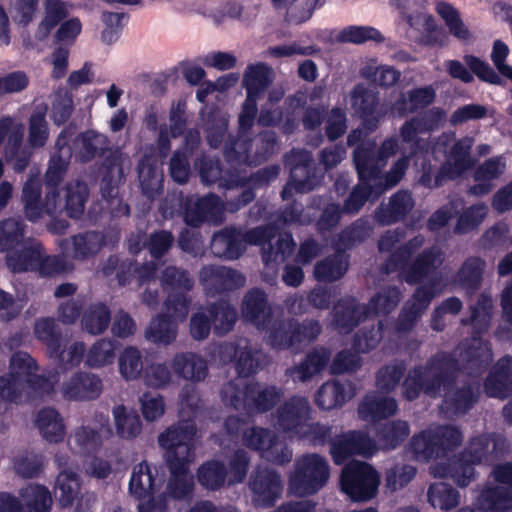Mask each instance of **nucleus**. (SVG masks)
<instances>
[{
    "label": "nucleus",
    "instance_id": "1",
    "mask_svg": "<svg viewBox=\"0 0 512 512\" xmlns=\"http://www.w3.org/2000/svg\"><path fill=\"white\" fill-rule=\"evenodd\" d=\"M460 371V361L454 353L439 351L424 365H415L409 370L402 383L403 397L408 401H414L424 393L436 398L443 390V412L450 416H464L478 403L481 391L480 384L472 380L456 386Z\"/></svg>",
    "mask_w": 512,
    "mask_h": 512
},
{
    "label": "nucleus",
    "instance_id": "2",
    "mask_svg": "<svg viewBox=\"0 0 512 512\" xmlns=\"http://www.w3.org/2000/svg\"><path fill=\"white\" fill-rule=\"evenodd\" d=\"M194 424H180L167 428L158 437L161 448L166 450V464L169 478L166 495L176 501H190L195 490L194 476L190 463L194 458Z\"/></svg>",
    "mask_w": 512,
    "mask_h": 512
},
{
    "label": "nucleus",
    "instance_id": "3",
    "mask_svg": "<svg viewBox=\"0 0 512 512\" xmlns=\"http://www.w3.org/2000/svg\"><path fill=\"white\" fill-rule=\"evenodd\" d=\"M277 134L271 130L260 132L254 140L249 135H228L223 156L228 165L257 166L266 162L278 150Z\"/></svg>",
    "mask_w": 512,
    "mask_h": 512
},
{
    "label": "nucleus",
    "instance_id": "4",
    "mask_svg": "<svg viewBox=\"0 0 512 512\" xmlns=\"http://www.w3.org/2000/svg\"><path fill=\"white\" fill-rule=\"evenodd\" d=\"M463 434L454 425H439L434 429L422 430L414 434L408 444L413 458L420 462L446 457L461 445Z\"/></svg>",
    "mask_w": 512,
    "mask_h": 512
},
{
    "label": "nucleus",
    "instance_id": "5",
    "mask_svg": "<svg viewBox=\"0 0 512 512\" xmlns=\"http://www.w3.org/2000/svg\"><path fill=\"white\" fill-rule=\"evenodd\" d=\"M322 327L316 319L276 318L271 320L266 331L267 343L277 350L298 349L304 343L317 339Z\"/></svg>",
    "mask_w": 512,
    "mask_h": 512
},
{
    "label": "nucleus",
    "instance_id": "6",
    "mask_svg": "<svg viewBox=\"0 0 512 512\" xmlns=\"http://www.w3.org/2000/svg\"><path fill=\"white\" fill-rule=\"evenodd\" d=\"M330 467L317 453L305 454L295 461L294 471L288 478V492L298 497L318 493L328 482Z\"/></svg>",
    "mask_w": 512,
    "mask_h": 512
},
{
    "label": "nucleus",
    "instance_id": "7",
    "mask_svg": "<svg viewBox=\"0 0 512 512\" xmlns=\"http://www.w3.org/2000/svg\"><path fill=\"white\" fill-rule=\"evenodd\" d=\"M224 397L229 399L230 405L235 410H243L247 413H265L274 408L281 398V391L275 386H266L260 389L258 382L246 383L240 387L229 383L223 390Z\"/></svg>",
    "mask_w": 512,
    "mask_h": 512
},
{
    "label": "nucleus",
    "instance_id": "8",
    "mask_svg": "<svg viewBox=\"0 0 512 512\" xmlns=\"http://www.w3.org/2000/svg\"><path fill=\"white\" fill-rule=\"evenodd\" d=\"M380 475L369 463L352 461L344 466L340 475V488L354 502H366L378 492Z\"/></svg>",
    "mask_w": 512,
    "mask_h": 512
},
{
    "label": "nucleus",
    "instance_id": "9",
    "mask_svg": "<svg viewBox=\"0 0 512 512\" xmlns=\"http://www.w3.org/2000/svg\"><path fill=\"white\" fill-rule=\"evenodd\" d=\"M73 129L67 126L57 136L55 146L66 148L71 153V159L80 164H87L95 158L105 155L109 149L108 137L95 130L88 129L80 132L74 138Z\"/></svg>",
    "mask_w": 512,
    "mask_h": 512
},
{
    "label": "nucleus",
    "instance_id": "10",
    "mask_svg": "<svg viewBox=\"0 0 512 512\" xmlns=\"http://www.w3.org/2000/svg\"><path fill=\"white\" fill-rule=\"evenodd\" d=\"M377 451L375 441L362 430H349L338 435L332 442L330 454L336 465L345 463L350 457H371Z\"/></svg>",
    "mask_w": 512,
    "mask_h": 512
},
{
    "label": "nucleus",
    "instance_id": "11",
    "mask_svg": "<svg viewBox=\"0 0 512 512\" xmlns=\"http://www.w3.org/2000/svg\"><path fill=\"white\" fill-rule=\"evenodd\" d=\"M249 488L256 507H274L283 493L281 475L268 467H258L251 474Z\"/></svg>",
    "mask_w": 512,
    "mask_h": 512
},
{
    "label": "nucleus",
    "instance_id": "12",
    "mask_svg": "<svg viewBox=\"0 0 512 512\" xmlns=\"http://www.w3.org/2000/svg\"><path fill=\"white\" fill-rule=\"evenodd\" d=\"M464 63L458 60H449L446 62L448 74L463 83H471L474 80L473 74L482 82L493 85H502L503 80L499 74L481 58L475 55H464Z\"/></svg>",
    "mask_w": 512,
    "mask_h": 512
},
{
    "label": "nucleus",
    "instance_id": "13",
    "mask_svg": "<svg viewBox=\"0 0 512 512\" xmlns=\"http://www.w3.org/2000/svg\"><path fill=\"white\" fill-rule=\"evenodd\" d=\"M199 280L208 295L216 296L240 288L246 279L235 269L204 265L199 272Z\"/></svg>",
    "mask_w": 512,
    "mask_h": 512
},
{
    "label": "nucleus",
    "instance_id": "14",
    "mask_svg": "<svg viewBox=\"0 0 512 512\" xmlns=\"http://www.w3.org/2000/svg\"><path fill=\"white\" fill-rule=\"evenodd\" d=\"M351 106L361 119L362 126L368 132H374L383 116L380 111L378 92L364 84H356L350 93Z\"/></svg>",
    "mask_w": 512,
    "mask_h": 512
},
{
    "label": "nucleus",
    "instance_id": "15",
    "mask_svg": "<svg viewBox=\"0 0 512 512\" xmlns=\"http://www.w3.org/2000/svg\"><path fill=\"white\" fill-rule=\"evenodd\" d=\"M311 406L305 397L292 396L277 409V426L298 437L310 418Z\"/></svg>",
    "mask_w": 512,
    "mask_h": 512
},
{
    "label": "nucleus",
    "instance_id": "16",
    "mask_svg": "<svg viewBox=\"0 0 512 512\" xmlns=\"http://www.w3.org/2000/svg\"><path fill=\"white\" fill-rule=\"evenodd\" d=\"M241 314L244 322L264 331L270 324L273 313L268 302V295L261 288H251L243 296Z\"/></svg>",
    "mask_w": 512,
    "mask_h": 512
},
{
    "label": "nucleus",
    "instance_id": "17",
    "mask_svg": "<svg viewBox=\"0 0 512 512\" xmlns=\"http://www.w3.org/2000/svg\"><path fill=\"white\" fill-rule=\"evenodd\" d=\"M184 220L191 227H199L204 222L220 220L223 213V203L219 196L208 194L195 202L187 198L183 204Z\"/></svg>",
    "mask_w": 512,
    "mask_h": 512
},
{
    "label": "nucleus",
    "instance_id": "18",
    "mask_svg": "<svg viewBox=\"0 0 512 512\" xmlns=\"http://www.w3.org/2000/svg\"><path fill=\"white\" fill-rule=\"evenodd\" d=\"M369 314L366 306L352 296L340 298L333 306V325L340 332L348 334L352 332Z\"/></svg>",
    "mask_w": 512,
    "mask_h": 512
},
{
    "label": "nucleus",
    "instance_id": "19",
    "mask_svg": "<svg viewBox=\"0 0 512 512\" xmlns=\"http://www.w3.org/2000/svg\"><path fill=\"white\" fill-rule=\"evenodd\" d=\"M210 250L215 257L236 260L246 250L242 231L234 226L224 227L212 236Z\"/></svg>",
    "mask_w": 512,
    "mask_h": 512
},
{
    "label": "nucleus",
    "instance_id": "20",
    "mask_svg": "<svg viewBox=\"0 0 512 512\" xmlns=\"http://www.w3.org/2000/svg\"><path fill=\"white\" fill-rule=\"evenodd\" d=\"M443 262V254L436 247L423 249L405 269L403 280L409 285H416L428 279Z\"/></svg>",
    "mask_w": 512,
    "mask_h": 512
},
{
    "label": "nucleus",
    "instance_id": "21",
    "mask_svg": "<svg viewBox=\"0 0 512 512\" xmlns=\"http://www.w3.org/2000/svg\"><path fill=\"white\" fill-rule=\"evenodd\" d=\"M487 396L506 399L512 394V356L501 357L484 381Z\"/></svg>",
    "mask_w": 512,
    "mask_h": 512
},
{
    "label": "nucleus",
    "instance_id": "22",
    "mask_svg": "<svg viewBox=\"0 0 512 512\" xmlns=\"http://www.w3.org/2000/svg\"><path fill=\"white\" fill-rule=\"evenodd\" d=\"M415 205L412 195L407 190L394 193L387 204L381 203L375 211L377 222L383 226L403 221Z\"/></svg>",
    "mask_w": 512,
    "mask_h": 512
},
{
    "label": "nucleus",
    "instance_id": "23",
    "mask_svg": "<svg viewBox=\"0 0 512 512\" xmlns=\"http://www.w3.org/2000/svg\"><path fill=\"white\" fill-rule=\"evenodd\" d=\"M471 460L459 453L447 463H437L430 468L435 477L450 478L459 487H467L475 478V466Z\"/></svg>",
    "mask_w": 512,
    "mask_h": 512
},
{
    "label": "nucleus",
    "instance_id": "24",
    "mask_svg": "<svg viewBox=\"0 0 512 512\" xmlns=\"http://www.w3.org/2000/svg\"><path fill=\"white\" fill-rule=\"evenodd\" d=\"M63 396L68 400H93L99 397L102 391V380L87 372L75 373L63 385Z\"/></svg>",
    "mask_w": 512,
    "mask_h": 512
},
{
    "label": "nucleus",
    "instance_id": "25",
    "mask_svg": "<svg viewBox=\"0 0 512 512\" xmlns=\"http://www.w3.org/2000/svg\"><path fill=\"white\" fill-rule=\"evenodd\" d=\"M504 439L491 438L487 434H481L470 439L468 445L460 453L474 464L491 463L502 453Z\"/></svg>",
    "mask_w": 512,
    "mask_h": 512
},
{
    "label": "nucleus",
    "instance_id": "26",
    "mask_svg": "<svg viewBox=\"0 0 512 512\" xmlns=\"http://www.w3.org/2000/svg\"><path fill=\"white\" fill-rule=\"evenodd\" d=\"M436 98V93L431 85L417 87L403 92L393 102L391 109L400 117L415 113L430 106Z\"/></svg>",
    "mask_w": 512,
    "mask_h": 512
},
{
    "label": "nucleus",
    "instance_id": "27",
    "mask_svg": "<svg viewBox=\"0 0 512 512\" xmlns=\"http://www.w3.org/2000/svg\"><path fill=\"white\" fill-rule=\"evenodd\" d=\"M157 475V469L147 461L135 465L129 481L130 495L139 501L153 495L162 484L161 480L157 481Z\"/></svg>",
    "mask_w": 512,
    "mask_h": 512
},
{
    "label": "nucleus",
    "instance_id": "28",
    "mask_svg": "<svg viewBox=\"0 0 512 512\" xmlns=\"http://www.w3.org/2000/svg\"><path fill=\"white\" fill-rule=\"evenodd\" d=\"M195 168L199 172L201 181L206 185L217 184L219 187H229L235 182H232V174H237V170L242 166L233 167L225 170L222 163L218 158H212L205 155L198 157L194 162Z\"/></svg>",
    "mask_w": 512,
    "mask_h": 512
},
{
    "label": "nucleus",
    "instance_id": "29",
    "mask_svg": "<svg viewBox=\"0 0 512 512\" xmlns=\"http://www.w3.org/2000/svg\"><path fill=\"white\" fill-rule=\"evenodd\" d=\"M171 366L177 377L195 383L205 380L208 375L206 360L193 352L177 353Z\"/></svg>",
    "mask_w": 512,
    "mask_h": 512
},
{
    "label": "nucleus",
    "instance_id": "30",
    "mask_svg": "<svg viewBox=\"0 0 512 512\" xmlns=\"http://www.w3.org/2000/svg\"><path fill=\"white\" fill-rule=\"evenodd\" d=\"M141 192L149 200L157 199L163 193V173L158 170L157 162L143 157L137 166Z\"/></svg>",
    "mask_w": 512,
    "mask_h": 512
},
{
    "label": "nucleus",
    "instance_id": "31",
    "mask_svg": "<svg viewBox=\"0 0 512 512\" xmlns=\"http://www.w3.org/2000/svg\"><path fill=\"white\" fill-rule=\"evenodd\" d=\"M475 505L480 512H512V491L504 486H485Z\"/></svg>",
    "mask_w": 512,
    "mask_h": 512
},
{
    "label": "nucleus",
    "instance_id": "32",
    "mask_svg": "<svg viewBox=\"0 0 512 512\" xmlns=\"http://www.w3.org/2000/svg\"><path fill=\"white\" fill-rule=\"evenodd\" d=\"M35 336L47 348V354L52 359H64L65 350L62 349V332L54 318H42L36 321Z\"/></svg>",
    "mask_w": 512,
    "mask_h": 512
},
{
    "label": "nucleus",
    "instance_id": "33",
    "mask_svg": "<svg viewBox=\"0 0 512 512\" xmlns=\"http://www.w3.org/2000/svg\"><path fill=\"white\" fill-rule=\"evenodd\" d=\"M331 353L325 347H315L309 351L304 359L290 369V375L301 382L310 380L319 374L330 361Z\"/></svg>",
    "mask_w": 512,
    "mask_h": 512
},
{
    "label": "nucleus",
    "instance_id": "34",
    "mask_svg": "<svg viewBox=\"0 0 512 512\" xmlns=\"http://www.w3.org/2000/svg\"><path fill=\"white\" fill-rule=\"evenodd\" d=\"M44 247L40 242L24 245L6 256V264L14 273L36 272Z\"/></svg>",
    "mask_w": 512,
    "mask_h": 512
},
{
    "label": "nucleus",
    "instance_id": "35",
    "mask_svg": "<svg viewBox=\"0 0 512 512\" xmlns=\"http://www.w3.org/2000/svg\"><path fill=\"white\" fill-rule=\"evenodd\" d=\"M227 477L226 465L217 459L204 461L196 470L198 484L207 491H219L225 486Z\"/></svg>",
    "mask_w": 512,
    "mask_h": 512
},
{
    "label": "nucleus",
    "instance_id": "36",
    "mask_svg": "<svg viewBox=\"0 0 512 512\" xmlns=\"http://www.w3.org/2000/svg\"><path fill=\"white\" fill-rule=\"evenodd\" d=\"M23 132L20 129L13 130L8 136L4 147V157L16 173H21L29 166L32 151L30 146H22Z\"/></svg>",
    "mask_w": 512,
    "mask_h": 512
},
{
    "label": "nucleus",
    "instance_id": "37",
    "mask_svg": "<svg viewBox=\"0 0 512 512\" xmlns=\"http://www.w3.org/2000/svg\"><path fill=\"white\" fill-rule=\"evenodd\" d=\"M460 359L464 363L465 369L481 373L488 368L493 360L491 344L488 341L475 340L460 353Z\"/></svg>",
    "mask_w": 512,
    "mask_h": 512
},
{
    "label": "nucleus",
    "instance_id": "38",
    "mask_svg": "<svg viewBox=\"0 0 512 512\" xmlns=\"http://www.w3.org/2000/svg\"><path fill=\"white\" fill-rule=\"evenodd\" d=\"M213 330L217 336H224L234 329L238 319L236 308L228 301L219 299L207 305Z\"/></svg>",
    "mask_w": 512,
    "mask_h": 512
},
{
    "label": "nucleus",
    "instance_id": "39",
    "mask_svg": "<svg viewBox=\"0 0 512 512\" xmlns=\"http://www.w3.org/2000/svg\"><path fill=\"white\" fill-rule=\"evenodd\" d=\"M35 423L42 437L49 443L63 441L66 433L65 425L61 415L55 408H42L37 413Z\"/></svg>",
    "mask_w": 512,
    "mask_h": 512
},
{
    "label": "nucleus",
    "instance_id": "40",
    "mask_svg": "<svg viewBox=\"0 0 512 512\" xmlns=\"http://www.w3.org/2000/svg\"><path fill=\"white\" fill-rule=\"evenodd\" d=\"M353 162L360 182L376 181L381 174L375 149L372 146L360 144L353 152Z\"/></svg>",
    "mask_w": 512,
    "mask_h": 512
},
{
    "label": "nucleus",
    "instance_id": "41",
    "mask_svg": "<svg viewBox=\"0 0 512 512\" xmlns=\"http://www.w3.org/2000/svg\"><path fill=\"white\" fill-rule=\"evenodd\" d=\"M348 270L344 253L336 250L332 255L318 261L314 266V277L318 282L332 283L341 279Z\"/></svg>",
    "mask_w": 512,
    "mask_h": 512
},
{
    "label": "nucleus",
    "instance_id": "42",
    "mask_svg": "<svg viewBox=\"0 0 512 512\" xmlns=\"http://www.w3.org/2000/svg\"><path fill=\"white\" fill-rule=\"evenodd\" d=\"M397 411L398 404L393 397H365L358 407L360 418L371 421L387 419Z\"/></svg>",
    "mask_w": 512,
    "mask_h": 512
},
{
    "label": "nucleus",
    "instance_id": "43",
    "mask_svg": "<svg viewBox=\"0 0 512 512\" xmlns=\"http://www.w3.org/2000/svg\"><path fill=\"white\" fill-rule=\"evenodd\" d=\"M220 353L227 354L231 360H235V369L240 377H249L258 370L259 361L248 346L240 347L234 343H225L220 346Z\"/></svg>",
    "mask_w": 512,
    "mask_h": 512
},
{
    "label": "nucleus",
    "instance_id": "44",
    "mask_svg": "<svg viewBox=\"0 0 512 512\" xmlns=\"http://www.w3.org/2000/svg\"><path fill=\"white\" fill-rule=\"evenodd\" d=\"M423 243V237L418 235L397 247L386 259L384 270L387 273L399 271L401 277L404 278L405 269L410 265L411 257L420 249Z\"/></svg>",
    "mask_w": 512,
    "mask_h": 512
},
{
    "label": "nucleus",
    "instance_id": "45",
    "mask_svg": "<svg viewBox=\"0 0 512 512\" xmlns=\"http://www.w3.org/2000/svg\"><path fill=\"white\" fill-rule=\"evenodd\" d=\"M350 398L345 384L337 380L324 382L315 394V404L318 408L329 411L341 407Z\"/></svg>",
    "mask_w": 512,
    "mask_h": 512
},
{
    "label": "nucleus",
    "instance_id": "46",
    "mask_svg": "<svg viewBox=\"0 0 512 512\" xmlns=\"http://www.w3.org/2000/svg\"><path fill=\"white\" fill-rule=\"evenodd\" d=\"M271 68L265 63L259 62L248 65L243 75V86L247 95L260 97L271 83Z\"/></svg>",
    "mask_w": 512,
    "mask_h": 512
},
{
    "label": "nucleus",
    "instance_id": "47",
    "mask_svg": "<svg viewBox=\"0 0 512 512\" xmlns=\"http://www.w3.org/2000/svg\"><path fill=\"white\" fill-rule=\"evenodd\" d=\"M485 267L486 263L482 258L468 257L456 274L460 286L470 293L476 292L481 285Z\"/></svg>",
    "mask_w": 512,
    "mask_h": 512
},
{
    "label": "nucleus",
    "instance_id": "48",
    "mask_svg": "<svg viewBox=\"0 0 512 512\" xmlns=\"http://www.w3.org/2000/svg\"><path fill=\"white\" fill-rule=\"evenodd\" d=\"M435 10L443 19L449 33L456 39L468 42L472 38V34L468 27L464 24L460 12L450 3L440 1L436 4Z\"/></svg>",
    "mask_w": 512,
    "mask_h": 512
},
{
    "label": "nucleus",
    "instance_id": "49",
    "mask_svg": "<svg viewBox=\"0 0 512 512\" xmlns=\"http://www.w3.org/2000/svg\"><path fill=\"white\" fill-rule=\"evenodd\" d=\"M111 322V311L102 302L91 304L81 318L82 328L91 335L102 334Z\"/></svg>",
    "mask_w": 512,
    "mask_h": 512
},
{
    "label": "nucleus",
    "instance_id": "50",
    "mask_svg": "<svg viewBox=\"0 0 512 512\" xmlns=\"http://www.w3.org/2000/svg\"><path fill=\"white\" fill-rule=\"evenodd\" d=\"M410 427L406 421H389L377 429L376 438L383 449L392 450L400 446L409 436Z\"/></svg>",
    "mask_w": 512,
    "mask_h": 512
},
{
    "label": "nucleus",
    "instance_id": "51",
    "mask_svg": "<svg viewBox=\"0 0 512 512\" xmlns=\"http://www.w3.org/2000/svg\"><path fill=\"white\" fill-rule=\"evenodd\" d=\"M116 432L124 439H134L142 431V421L136 410H127L124 405L114 407Z\"/></svg>",
    "mask_w": 512,
    "mask_h": 512
},
{
    "label": "nucleus",
    "instance_id": "52",
    "mask_svg": "<svg viewBox=\"0 0 512 512\" xmlns=\"http://www.w3.org/2000/svg\"><path fill=\"white\" fill-rule=\"evenodd\" d=\"M493 301L486 293H481L477 302L471 307V315L468 319L462 320L464 325H471L476 333L482 334L488 330L492 319Z\"/></svg>",
    "mask_w": 512,
    "mask_h": 512
},
{
    "label": "nucleus",
    "instance_id": "53",
    "mask_svg": "<svg viewBox=\"0 0 512 512\" xmlns=\"http://www.w3.org/2000/svg\"><path fill=\"white\" fill-rule=\"evenodd\" d=\"M71 162V153L66 148L55 146L44 176L46 188H57L62 182Z\"/></svg>",
    "mask_w": 512,
    "mask_h": 512
},
{
    "label": "nucleus",
    "instance_id": "54",
    "mask_svg": "<svg viewBox=\"0 0 512 512\" xmlns=\"http://www.w3.org/2000/svg\"><path fill=\"white\" fill-rule=\"evenodd\" d=\"M177 335V323L166 314H159L154 318L148 330L146 338L153 343L168 345Z\"/></svg>",
    "mask_w": 512,
    "mask_h": 512
},
{
    "label": "nucleus",
    "instance_id": "55",
    "mask_svg": "<svg viewBox=\"0 0 512 512\" xmlns=\"http://www.w3.org/2000/svg\"><path fill=\"white\" fill-rule=\"evenodd\" d=\"M279 173V165L273 164L258 169L248 177H241L239 175V170H237V174H232L230 180L235 182L239 187L250 186L254 191H256L257 189L268 187L278 178Z\"/></svg>",
    "mask_w": 512,
    "mask_h": 512
},
{
    "label": "nucleus",
    "instance_id": "56",
    "mask_svg": "<svg viewBox=\"0 0 512 512\" xmlns=\"http://www.w3.org/2000/svg\"><path fill=\"white\" fill-rule=\"evenodd\" d=\"M427 498L434 508L451 510L459 504L460 494L450 484L438 482L429 486Z\"/></svg>",
    "mask_w": 512,
    "mask_h": 512
},
{
    "label": "nucleus",
    "instance_id": "57",
    "mask_svg": "<svg viewBox=\"0 0 512 512\" xmlns=\"http://www.w3.org/2000/svg\"><path fill=\"white\" fill-rule=\"evenodd\" d=\"M296 243L290 232L281 233L276 239L275 244L269 243L262 252V261L268 266L270 263L284 262L295 251Z\"/></svg>",
    "mask_w": 512,
    "mask_h": 512
},
{
    "label": "nucleus",
    "instance_id": "58",
    "mask_svg": "<svg viewBox=\"0 0 512 512\" xmlns=\"http://www.w3.org/2000/svg\"><path fill=\"white\" fill-rule=\"evenodd\" d=\"M88 187L84 182L77 181L75 184L67 185L65 189L64 209L68 217L79 219L85 209L88 199Z\"/></svg>",
    "mask_w": 512,
    "mask_h": 512
},
{
    "label": "nucleus",
    "instance_id": "59",
    "mask_svg": "<svg viewBox=\"0 0 512 512\" xmlns=\"http://www.w3.org/2000/svg\"><path fill=\"white\" fill-rule=\"evenodd\" d=\"M21 496L25 502V512H50L52 496L44 485H29L22 491Z\"/></svg>",
    "mask_w": 512,
    "mask_h": 512
},
{
    "label": "nucleus",
    "instance_id": "60",
    "mask_svg": "<svg viewBox=\"0 0 512 512\" xmlns=\"http://www.w3.org/2000/svg\"><path fill=\"white\" fill-rule=\"evenodd\" d=\"M73 257L84 260L96 254L103 245V236L95 231L79 233L71 238Z\"/></svg>",
    "mask_w": 512,
    "mask_h": 512
},
{
    "label": "nucleus",
    "instance_id": "61",
    "mask_svg": "<svg viewBox=\"0 0 512 512\" xmlns=\"http://www.w3.org/2000/svg\"><path fill=\"white\" fill-rule=\"evenodd\" d=\"M117 342L112 339L102 338L96 341L88 350L86 365L91 368H99L113 363Z\"/></svg>",
    "mask_w": 512,
    "mask_h": 512
},
{
    "label": "nucleus",
    "instance_id": "62",
    "mask_svg": "<svg viewBox=\"0 0 512 512\" xmlns=\"http://www.w3.org/2000/svg\"><path fill=\"white\" fill-rule=\"evenodd\" d=\"M400 300V289L397 286H388L371 297L367 308L375 315H386L397 307Z\"/></svg>",
    "mask_w": 512,
    "mask_h": 512
},
{
    "label": "nucleus",
    "instance_id": "63",
    "mask_svg": "<svg viewBox=\"0 0 512 512\" xmlns=\"http://www.w3.org/2000/svg\"><path fill=\"white\" fill-rule=\"evenodd\" d=\"M415 117L407 120L400 128L402 154L415 157L423 148L420 133H425Z\"/></svg>",
    "mask_w": 512,
    "mask_h": 512
},
{
    "label": "nucleus",
    "instance_id": "64",
    "mask_svg": "<svg viewBox=\"0 0 512 512\" xmlns=\"http://www.w3.org/2000/svg\"><path fill=\"white\" fill-rule=\"evenodd\" d=\"M487 212L488 208L484 203L473 204L465 208L458 215L454 233L463 235L477 229L487 216Z\"/></svg>",
    "mask_w": 512,
    "mask_h": 512
}]
</instances>
